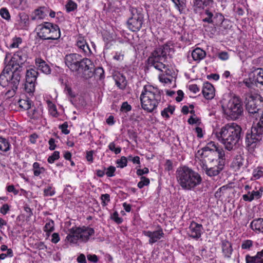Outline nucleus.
I'll use <instances>...</instances> for the list:
<instances>
[{
  "label": "nucleus",
  "mask_w": 263,
  "mask_h": 263,
  "mask_svg": "<svg viewBox=\"0 0 263 263\" xmlns=\"http://www.w3.org/2000/svg\"><path fill=\"white\" fill-rule=\"evenodd\" d=\"M170 48L167 46H161L156 48L147 60L148 66L154 67L156 69L163 72H166V66L163 63L166 55L169 52Z\"/></svg>",
  "instance_id": "7"
},
{
  "label": "nucleus",
  "mask_w": 263,
  "mask_h": 263,
  "mask_svg": "<svg viewBox=\"0 0 263 263\" xmlns=\"http://www.w3.org/2000/svg\"><path fill=\"white\" fill-rule=\"evenodd\" d=\"M77 260L79 263H87L86 257L84 254H81L77 258Z\"/></svg>",
  "instance_id": "64"
},
{
  "label": "nucleus",
  "mask_w": 263,
  "mask_h": 263,
  "mask_svg": "<svg viewBox=\"0 0 263 263\" xmlns=\"http://www.w3.org/2000/svg\"><path fill=\"white\" fill-rule=\"evenodd\" d=\"M250 228L257 233H263V218L254 219L250 223Z\"/></svg>",
  "instance_id": "25"
},
{
  "label": "nucleus",
  "mask_w": 263,
  "mask_h": 263,
  "mask_svg": "<svg viewBox=\"0 0 263 263\" xmlns=\"http://www.w3.org/2000/svg\"><path fill=\"white\" fill-rule=\"evenodd\" d=\"M215 150L216 151L218 154L217 159H218V161H220L221 160H222L224 162H225V154L224 152L222 149H219L216 147Z\"/></svg>",
  "instance_id": "48"
},
{
  "label": "nucleus",
  "mask_w": 263,
  "mask_h": 263,
  "mask_svg": "<svg viewBox=\"0 0 263 263\" xmlns=\"http://www.w3.org/2000/svg\"><path fill=\"white\" fill-rule=\"evenodd\" d=\"M101 199L102 200V204L103 206H106V203L105 201L109 202L110 201V196L108 194H102L101 196Z\"/></svg>",
  "instance_id": "55"
},
{
  "label": "nucleus",
  "mask_w": 263,
  "mask_h": 263,
  "mask_svg": "<svg viewBox=\"0 0 263 263\" xmlns=\"http://www.w3.org/2000/svg\"><path fill=\"white\" fill-rule=\"evenodd\" d=\"M202 170L209 177H214L219 174L223 169L224 161L221 160L217 163L200 164Z\"/></svg>",
  "instance_id": "13"
},
{
  "label": "nucleus",
  "mask_w": 263,
  "mask_h": 263,
  "mask_svg": "<svg viewBox=\"0 0 263 263\" xmlns=\"http://www.w3.org/2000/svg\"><path fill=\"white\" fill-rule=\"evenodd\" d=\"M93 75L97 81H101L105 77L104 71L102 67H97L94 71Z\"/></svg>",
  "instance_id": "31"
},
{
  "label": "nucleus",
  "mask_w": 263,
  "mask_h": 263,
  "mask_svg": "<svg viewBox=\"0 0 263 263\" xmlns=\"http://www.w3.org/2000/svg\"><path fill=\"white\" fill-rule=\"evenodd\" d=\"M60 158V152L58 151H54L52 155L49 156L47 159V161L49 163H53L54 161L59 159Z\"/></svg>",
  "instance_id": "45"
},
{
  "label": "nucleus",
  "mask_w": 263,
  "mask_h": 263,
  "mask_svg": "<svg viewBox=\"0 0 263 263\" xmlns=\"http://www.w3.org/2000/svg\"><path fill=\"white\" fill-rule=\"evenodd\" d=\"M175 111V106L169 105L161 111V115L163 118L168 119L170 118L169 113L171 115L174 114Z\"/></svg>",
  "instance_id": "32"
},
{
  "label": "nucleus",
  "mask_w": 263,
  "mask_h": 263,
  "mask_svg": "<svg viewBox=\"0 0 263 263\" xmlns=\"http://www.w3.org/2000/svg\"><path fill=\"white\" fill-rule=\"evenodd\" d=\"M174 3L176 8L180 13L185 9L186 7L185 0H172Z\"/></svg>",
  "instance_id": "34"
},
{
  "label": "nucleus",
  "mask_w": 263,
  "mask_h": 263,
  "mask_svg": "<svg viewBox=\"0 0 263 263\" xmlns=\"http://www.w3.org/2000/svg\"><path fill=\"white\" fill-rule=\"evenodd\" d=\"M81 55L77 53L67 54L64 58L66 65L72 71L79 70V64L81 62Z\"/></svg>",
  "instance_id": "14"
},
{
  "label": "nucleus",
  "mask_w": 263,
  "mask_h": 263,
  "mask_svg": "<svg viewBox=\"0 0 263 263\" xmlns=\"http://www.w3.org/2000/svg\"><path fill=\"white\" fill-rule=\"evenodd\" d=\"M9 211V206L7 204H4L0 209L1 213L3 215H6Z\"/></svg>",
  "instance_id": "62"
},
{
  "label": "nucleus",
  "mask_w": 263,
  "mask_h": 263,
  "mask_svg": "<svg viewBox=\"0 0 263 263\" xmlns=\"http://www.w3.org/2000/svg\"><path fill=\"white\" fill-rule=\"evenodd\" d=\"M124 54L123 52H116L113 57V59L116 61L121 62L123 60Z\"/></svg>",
  "instance_id": "52"
},
{
  "label": "nucleus",
  "mask_w": 263,
  "mask_h": 263,
  "mask_svg": "<svg viewBox=\"0 0 263 263\" xmlns=\"http://www.w3.org/2000/svg\"><path fill=\"white\" fill-rule=\"evenodd\" d=\"M11 84L12 85L11 86V89H9L6 92V95L7 96L8 98L13 97L18 88V85L16 83H11Z\"/></svg>",
  "instance_id": "40"
},
{
  "label": "nucleus",
  "mask_w": 263,
  "mask_h": 263,
  "mask_svg": "<svg viewBox=\"0 0 263 263\" xmlns=\"http://www.w3.org/2000/svg\"><path fill=\"white\" fill-rule=\"evenodd\" d=\"M10 149V144L8 140L0 137V151L7 152Z\"/></svg>",
  "instance_id": "28"
},
{
  "label": "nucleus",
  "mask_w": 263,
  "mask_h": 263,
  "mask_svg": "<svg viewBox=\"0 0 263 263\" xmlns=\"http://www.w3.org/2000/svg\"><path fill=\"white\" fill-rule=\"evenodd\" d=\"M68 124L67 122H64L63 124L60 125L59 128L61 129L62 132L65 134L67 135L69 133V130L67 129Z\"/></svg>",
  "instance_id": "56"
},
{
  "label": "nucleus",
  "mask_w": 263,
  "mask_h": 263,
  "mask_svg": "<svg viewBox=\"0 0 263 263\" xmlns=\"http://www.w3.org/2000/svg\"><path fill=\"white\" fill-rule=\"evenodd\" d=\"M253 176L255 179H258L263 176V171L261 170V168L257 167L256 169H255L253 172Z\"/></svg>",
  "instance_id": "46"
},
{
  "label": "nucleus",
  "mask_w": 263,
  "mask_h": 263,
  "mask_svg": "<svg viewBox=\"0 0 263 263\" xmlns=\"http://www.w3.org/2000/svg\"><path fill=\"white\" fill-rule=\"evenodd\" d=\"M250 82H263V69L257 68L249 74Z\"/></svg>",
  "instance_id": "21"
},
{
  "label": "nucleus",
  "mask_w": 263,
  "mask_h": 263,
  "mask_svg": "<svg viewBox=\"0 0 263 263\" xmlns=\"http://www.w3.org/2000/svg\"><path fill=\"white\" fill-rule=\"evenodd\" d=\"M242 128L235 123L228 124L215 133L217 140L228 151L232 150L241 137Z\"/></svg>",
  "instance_id": "2"
},
{
  "label": "nucleus",
  "mask_w": 263,
  "mask_h": 263,
  "mask_svg": "<svg viewBox=\"0 0 263 263\" xmlns=\"http://www.w3.org/2000/svg\"><path fill=\"white\" fill-rule=\"evenodd\" d=\"M24 89L29 96H32L35 90V83H24Z\"/></svg>",
  "instance_id": "36"
},
{
  "label": "nucleus",
  "mask_w": 263,
  "mask_h": 263,
  "mask_svg": "<svg viewBox=\"0 0 263 263\" xmlns=\"http://www.w3.org/2000/svg\"><path fill=\"white\" fill-rule=\"evenodd\" d=\"M28 54L26 48H23L15 52L12 57L8 64L4 68L0 75V81L9 82L12 80L13 72L17 70L27 62Z\"/></svg>",
  "instance_id": "5"
},
{
  "label": "nucleus",
  "mask_w": 263,
  "mask_h": 263,
  "mask_svg": "<svg viewBox=\"0 0 263 263\" xmlns=\"http://www.w3.org/2000/svg\"><path fill=\"white\" fill-rule=\"evenodd\" d=\"M127 161H130L133 162L134 164H140V157L139 156L132 157V156H129L127 158Z\"/></svg>",
  "instance_id": "59"
},
{
  "label": "nucleus",
  "mask_w": 263,
  "mask_h": 263,
  "mask_svg": "<svg viewBox=\"0 0 263 263\" xmlns=\"http://www.w3.org/2000/svg\"><path fill=\"white\" fill-rule=\"evenodd\" d=\"M193 3L194 12L200 16L203 22L218 26L224 21L222 14L217 12L212 8L213 0H193Z\"/></svg>",
  "instance_id": "1"
},
{
  "label": "nucleus",
  "mask_w": 263,
  "mask_h": 263,
  "mask_svg": "<svg viewBox=\"0 0 263 263\" xmlns=\"http://www.w3.org/2000/svg\"><path fill=\"white\" fill-rule=\"evenodd\" d=\"M127 134L130 139L137 142V139L138 137L137 133L133 129H129L127 130Z\"/></svg>",
  "instance_id": "49"
},
{
  "label": "nucleus",
  "mask_w": 263,
  "mask_h": 263,
  "mask_svg": "<svg viewBox=\"0 0 263 263\" xmlns=\"http://www.w3.org/2000/svg\"><path fill=\"white\" fill-rule=\"evenodd\" d=\"M18 103L20 107L25 110H28L31 108L32 101L28 99L27 100L20 99Z\"/></svg>",
  "instance_id": "33"
},
{
  "label": "nucleus",
  "mask_w": 263,
  "mask_h": 263,
  "mask_svg": "<svg viewBox=\"0 0 263 263\" xmlns=\"http://www.w3.org/2000/svg\"><path fill=\"white\" fill-rule=\"evenodd\" d=\"M64 91L66 94L71 98H74L76 97V93L72 91L70 87L66 83L65 85Z\"/></svg>",
  "instance_id": "44"
},
{
  "label": "nucleus",
  "mask_w": 263,
  "mask_h": 263,
  "mask_svg": "<svg viewBox=\"0 0 263 263\" xmlns=\"http://www.w3.org/2000/svg\"><path fill=\"white\" fill-rule=\"evenodd\" d=\"M116 171V167L113 166H110L107 168L106 175L107 177H112L115 176V172Z\"/></svg>",
  "instance_id": "53"
},
{
  "label": "nucleus",
  "mask_w": 263,
  "mask_h": 263,
  "mask_svg": "<svg viewBox=\"0 0 263 263\" xmlns=\"http://www.w3.org/2000/svg\"><path fill=\"white\" fill-rule=\"evenodd\" d=\"M216 146L213 142H210L207 144V145L201 149L202 153L208 151H214Z\"/></svg>",
  "instance_id": "41"
},
{
  "label": "nucleus",
  "mask_w": 263,
  "mask_h": 263,
  "mask_svg": "<svg viewBox=\"0 0 263 263\" xmlns=\"http://www.w3.org/2000/svg\"><path fill=\"white\" fill-rule=\"evenodd\" d=\"M202 225L195 221H192L189 228V235L193 238H199L201 237Z\"/></svg>",
  "instance_id": "19"
},
{
  "label": "nucleus",
  "mask_w": 263,
  "mask_h": 263,
  "mask_svg": "<svg viewBox=\"0 0 263 263\" xmlns=\"http://www.w3.org/2000/svg\"><path fill=\"white\" fill-rule=\"evenodd\" d=\"M79 64V70H81L85 79H88L93 75V64L88 58H81V62Z\"/></svg>",
  "instance_id": "15"
},
{
  "label": "nucleus",
  "mask_w": 263,
  "mask_h": 263,
  "mask_svg": "<svg viewBox=\"0 0 263 263\" xmlns=\"http://www.w3.org/2000/svg\"><path fill=\"white\" fill-rule=\"evenodd\" d=\"M49 12V8L45 6H41L35 9L31 13L32 21L43 20Z\"/></svg>",
  "instance_id": "18"
},
{
  "label": "nucleus",
  "mask_w": 263,
  "mask_h": 263,
  "mask_svg": "<svg viewBox=\"0 0 263 263\" xmlns=\"http://www.w3.org/2000/svg\"><path fill=\"white\" fill-rule=\"evenodd\" d=\"M201 156L202 158V160H200V164L202 163H217L219 162L217 159L218 154L216 151H206L204 153H201Z\"/></svg>",
  "instance_id": "16"
},
{
  "label": "nucleus",
  "mask_w": 263,
  "mask_h": 263,
  "mask_svg": "<svg viewBox=\"0 0 263 263\" xmlns=\"http://www.w3.org/2000/svg\"><path fill=\"white\" fill-rule=\"evenodd\" d=\"M33 174L35 176H39L45 171L44 167L40 166V164L38 162H34L33 164Z\"/></svg>",
  "instance_id": "35"
},
{
  "label": "nucleus",
  "mask_w": 263,
  "mask_h": 263,
  "mask_svg": "<svg viewBox=\"0 0 263 263\" xmlns=\"http://www.w3.org/2000/svg\"><path fill=\"white\" fill-rule=\"evenodd\" d=\"M162 90L157 86L147 84L144 86L140 95V101L142 109L148 112H153L161 101Z\"/></svg>",
  "instance_id": "4"
},
{
  "label": "nucleus",
  "mask_w": 263,
  "mask_h": 263,
  "mask_svg": "<svg viewBox=\"0 0 263 263\" xmlns=\"http://www.w3.org/2000/svg\"><path fill=\"white\" fill-rule=\"evenodd\" d=\"M244 159L241 155H237L232 162L234 167L239 170L243 165Z\"/></svg>",
  "instance_id": "30"
},
{
  "label": "nucleus",
  "mask_w": 263,
  "mask_h": 263,
  "mask_svg": "<svg viewBox=\"0 0 263 263\" xmlns=\"http://www.w3.org/2000/svg\"><path fill=\"white\" fill-rule=\"evenodd\" d=\"M176 176L178 184L185 190H194L202 182L198 173L186 166L178 168Z\"/></svg>",
  "instance_id": "3"
},
{
  "label": "nucleus",
  "mask_w": 263,
  "mask_h": 263,
  "mask_svg": "<svg viewBox=\"0 0 263 263\" xmlns=\"http://www.w3.org/2000/svg\"><path fill=\"white\" fill-rule=\"evenodd\" d=\"M246 263H263V249L258 252L255 256H246Z\"/></svg>",
  "instance_id": "24"
},
{
  "label": "nucleus",
  "mask_w": 263,
  "mask_h": 263,
  "mask_svg": "<svg viewBox=\"0 0 263 263\" xmlns=\"http://www.w3.org/2000/svg\"><path fill=\"white\" fill-rule=\"evenodd\" d=\"M77 46L79 49L80 52H83L85 55L88 56L91 54V51L83 37H78L77 41Z\"/></svg>",
  "instance_id": "20"
},
{
  "label": "nucleus",
  "mask_w": 263,
  "mask_h": 263,
  "mask_svg": "<svg viewBox=\"0 0 263 263\" xmlns=\"http://www.w3.org/2000/svg\"><path fill=\"white\" fill-rule=\"evenodd\" d=\"M118 213L117 212H115L112 216L111 218L118 224L121 223L123 221V219L122 218H120L118 216Z\"/></svg>",
  "instance_id": "54"
},
{
  "label": "nucleus",
  "mask_w": 263,
  "mask_h": 263,
  "mask_svg": "<svg viewBox=\"0 0 263 263\" xmlns=\"http://www.w3.org/2000/svg\"><path fill=\"white\" fill-rule=\"evenodd\" d=\"M150 181L148 178L142 176L141 177V181L138 182L137 186L139 189H142L144 186L148 185Z\"/></svg>",
  "instance_id": "42"
},
{
  "label": "nucleus",
  "mask_w": 263,
  "mask_h": 263,
  "mask_svg": "<svg viewBox=\"0 0 263 263\" xmlns=\"http://www.w3.org/2000/svg\"><path fill=\"white\" fill-rule=\"evenodd\" d=\"M20 23L24 26H28L29 24V16L26 14L23 13L20 14Z\"/></svg>",
  "instance_id": "39"
},
{
  "label": "nucleus",
  "mask_w": 263,
  "mask_h": 263,
  "mask_svg": "<svg viewBox=\"0 0 263 263\" xmlns=\"http://www.w3.org/2000/svg\"><path fill=\"white\" fill-rule=\"evenodd\" d=\"M202 92L206 99H212L215 96V89L212 83H204Z\"/></svg>",
  "instance_id": "22"
},
{
  "label": "nucleus",
  "mask_w": 263,
  "mask_h": 263,
  "mask_svg": "<svg viewBox=\"0 0 263 263\" xmlns=\"http://www.w3.org/2000/svg\"><path fill=\"white\" fill-rule=\"evenodd\" d=\"M54 230V222L51 220L50 222L46 223L44 227V231L48 232H52Z\"/></svg>",
  "instance_id": "51"
},
{
  "label": "nucleus",
  "mask_w": 263,
  "mask_h": 263,
  "mask_svg": "<svg viewBox=\"0 0 263 263\" xmlns=\"http://www.w3.org/2000/svg\"><path fill=\"white\" fill-rule=\"evenodd\" d=\"M191 55L194 61L199 62L205 57L206 52L200 48H196L192 51Z\"/></svg>",
  "instance_id": "26"
},
{
  "label": "nucleus",
  "mask_w": 263,
  "mask_h": 263,
  "mask_svg": "<svg viewBox=\"0 0 263 263\" xmlns=\"http://www.w3.org/2000/svg\"><path fill=\"white\" fill-rule=\"evenodd\" d=\"M143 234L145 236L149 238L148 242L151 245L156 242L158 240L163 237L164 235L163 230L161 228L154 231H143Z\"/></svg>",
  "instance_id": "17"
},
{
  "label": "nucleus",
  "mask_w": 263,
  "mask_h": 263,
  "mask_svg": "<svg viewBox=\"0 0 263 263\" xmlns=\"http://www.w3.org/2000/svg\"><path fill=\"white\" fill-rule=\"evenodd\" d=\"M222 252L226 257H230L232 252L231 245L228 242L222 243Z\"/></svg>",
  "instance_id": "29"
},
{
  "label": "nucleus",
  "mask_w": 263,
  "mask_h": 263,
  "mask_svg": "<svg viewBox=\"0 0 263 263\" xmlns=\"http://www.w3.org/2000/svg\"><path fill=\"white\" fill-rule=\"evenodd\" d=\"M48 143L49 144V149L51 151L54 150L57 146L55 144V139L52 138H50L48 141Z\"/></svg>",
  "instance_id": "61"
},
{
  "label": "nucleus",
  "mask_w": 263,
  "mask_h": 263,
  "mask_svg": "<svg viewBox=\"0 0 263 263\" xmlns=\"http://www.w3.org/2000/svg\"><path fill=\"white\" fill-rule=\"evenodd\" d=\"M35 64L38 69L45 74H49L51 69L49 66L46 63L45 61L41 58H36L35 60Z\"/></svg>",
  "instance_id": "23"
},
{
  "label": "nucleus",
  "mask_w": 263,
  "mask_h": 263,
  "mask_svg": "<svg viewBox=\"0 0 263 263\" xmlns=\"http://www.w3.org/2000/svg\"><path fill=\"white\" fill-rule=\"evenodd\" d=\"M131 16L127 21L128 28L132 31H139L144 22V16L141 9L135 7L130 8Z\"/></svg>",
  "instance_id": "11"
},
{
  "label": "nucleus",
  "mask_w": 263,
  "mask_h": 263,
  "mask_svg": "<svg viewBox=\"0 0 263 263\" xmlns=\"http://www.w3.org/2000/svg\"><path fill=\"white\" fill-rule=\"evenodd\" d=\"M77 4L71 0H68L65 5L66 11L68 12L74 11L77 8Z\"/></svg>",
  "instance_id": "37"
},
{
  "label": "nucleus",
  "mask_w": 263,
  "mask_h": 263,
  "mask_svg": "<svg viewBox=\"0 0 263 263\" xmlns=\"http://www.w3.org/2000/svg\"><path fill=\"white\" fill-rule=\"evenodd\" d=\"M263 139V113L259 121L253 124L251 128L248 130L245 136V144L249 150L254 149L260 145Z\"/></svg>",
  "instance_id": "6"
},
{
  "label": "nucleus",
  "mask_w": 263,
  "mask_h": 263,
  "mask_svg": "<svg viewBox=\"0 0 263 263\" xmlns=\"http://www.w3.org/2000/svg\"><path fill=\"white\" fill-rule=\"evenodd\" d=\"M127 159L125 156L121 157L120 159L117 160V163L119 164V166L123 168L127 165Z\"/></svg>",
  "instance_id": "47"
},
{
  "label": "nucleus",
  "mask_w": 263,
  "mask_h": 263,
  "mask_svg": "<svg viewBox=\"0 0 263 263\" xmlns=\"http://www.w3.org/2000/svg\"><path fill=\"white\" fill-rule=\"evenodd\" d=\"M36 31L39 37L44 40H56L61 36L59 27L48 22H44L37 25Z\"/></svg>",
  "instance_id": "8"
},
{
  "label": "nucleus",
  "mask_w": 263,
  "mask_h": 263,
  "mask_svg": "<svg viewBox=\"0 0 263 263\" xmlns=\"http://www.w3.org/2000/svg\"><path fill=\"white\" fill-rule=\"evenodd\" d=\"M38 74V72L34 69L27 70L26 74V82H35Z\"/></svg>",
  "instance_id": "27"
},
{
  "label": "nucleus",
  "mask_w": 263,
  "mask_h": 263,
  "mask_svg": "<svg viewBox=\"0 0 263 263\" xmlns=\"http://www.w3.org/2000/svg\"><path fill=\"white\" fill-rule=\"evenodd\" d=\"M44 195L46 196H52L55 194V192L54 191H51V187H49L47 189H45L44 191Z\"/></svg>",
  "instance_id": "63"
},
{
  "label": "nucleus",
  "mask_w": 263,
  "mask_h": 263,
  "mask_svg": "<svg viewBox=\"0 0 263 263\" xmlns=\"http://www.w3.org/2000/svg\"><path fill=\"white\" fill-rule=\"evenodd\" d=\"M121 109L122 111H125V112L129 111L132 110V106L127 102H124L122 103Z\"/></svg>",
  "instance_id": "58"
},
{
  "label": "nucleus",
  "mask_w": 263,
  "mask_h": 263,
  "mask_svg": "<svg viewBox=\"0 0 263 263\" xmlns=\"http://www.w3.org/2000/svg\"><path fill=\"white\" fill-rule=\"evenodd\" d=\"M253 246V241L251 240H245L242 241L241 248L242 249H250Z\"/></svg>",
  "instance_id": "50"
},
{
  "label": "nucleus",
  "mask_w": 263,
  "mask_h": 263,
  "mask_svg": "<svg viewBox=\"0 0 263 263\" xmlns=\"http://www.w3.org/2000/svg\"><path fill=\"white\" fill-rule=\"evenodd\" d=\"M22 43V39L20 37H13L11 40V43L9 45L10 48H18L19 45Z\"/></svg>",
  "instance_id": "38"
},
{
  "label": "nucleus",
  "mask_w": 263,
  "mask_h": 263,
  "mask_svg": "<svg viewBox=\"0 0 263 263\" xmlns=\"http://www.w3.org/2000/svg\"><path fill=\"white\" fill-rule=\"evenodd\" d=\"M245 103L246 109L250 114H254L263 109V98L260 95L248 96Z\"/></svg>",
  "instance_id": "12"
},
{
  "label": "nucleus",
  "mask_w": 263,
  "mask_h": 263,
  "mask_svg": "<svg viewBox=\"0 0 263 263\" xmlns=\"http://www.w3.org/2000/svg\"><path fill=\"white\" fill-rule=\"evenodd\" d=\"M95 231L91 228L74 227L69 230V233L67 236L66 239L72 243H76L79 239L83 241H87L89 239V236L93 235Z\"/></svg>",
  "instance_id": "10"
},
{
  "label": "nucleus",
  "mask_w": 263,
  "mask_h": 263,
  "mask_svg": "<svg viewBox=\"0 0 263 263\" xmlns=\"http://www.w3.org/2000/svg\"><path fill=\"white\" fill-rule=\"evenodd\" d=\"M87 257L88 260L91 262L96 263L98 261V256L95 254H88Z\"/></svg>",
  "instance_id": "60"
},
{
  "label": "nucleus",
  "mask_w": 263,
  "mask_h": 263,
  "mask_svg": "<svg viewBox=\"0 0 263 263\" xmlns=\"http://www.w3.org/2000/svg\"><path fill=\"white\" fill-rule=\"evenodd\" d=\"M15 8H20L25 0H9Z\"/></svg>",
  "instance_id": "57"
},
{
  "label": "nucleus",
  "mask_w": 263,
  "mask_h": 263,
  "mask_svg": "<svg viewBox=\"0 0 263 263\" xmlns=\"http://www.w3.org/2000/svg\"><path fill=\"white\" fill-rule=\"evenodd\" d=\"M0 15L4 19L6 20L9 21L10 19V14L8 10V9L6 8H2L0 10Z\"/></svg>",
  "instance_id": "43"
},
{
  "label": "nucleus",
  "mask_w": 263,
  "mask_h": 263,
  "mask_svg": "<svg viewBox=\"0 0 263 263\" xmlns=\"http://www.w3.org/2000/svg\"><path fill=\"white\" fill-rule=\"evenodd\" d=\"M224 114L232 120L239 118L243 114V108L240 99L237 97L231 98L222 105Z\"/></svg>",
  "instance_id": "9"
}]
</instances>
